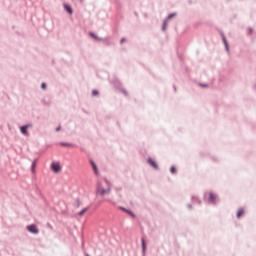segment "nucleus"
Listing matches in <instances>:
<instances>
[{
	"mask_svg": "<svg viewBox=\"0 0 256 256\" xmlns=\"http://www.w3.org/2000/svg\"><path fill=\"white\" fill-rule=\"evenodd\" d=\"M30 127H33L32 124H26L24 126L20 127V132L22 133V135H29V131H27V129H29Z\"/></svg>",
	"mask_w": 256,
	"mask_h": 256,
	"instance_id": "39448f33",
	"label": "nucleus"
},
{
	"mask_svg": "<svg viewBox=\"0 0 256 256\" xmlns=\"http://www.w3.org/2000/svg\"><path fill=\"white\" fill-rule=\"evenodd\" d=\"M106 45H111V41H109V38H103Z\"/></svg>",
	"mask_w": 256,
	"mask_h": 256,
	"instance_id": "5701e85b",
	"label": "nucleus"
},
{
	"mask_svg": "<svg viewBox=\"0 0 256 256\" xmlns=\"http://www.w3.org/2000/svg\"><path fill=\"white\" fill-rule=\"evenodd\" d=\"M37 161H39L37 158L32 161V165H31L32 173H35V167H37Z\"/></svg>",
	"mask_w": 256,
	"mask_h": 256,
	"instance_id": "ddd939ff",
	"label": "nucleus"
},
{
	"mask_svg": "<svg viewBox=\"0 0 256 256\" xmlns=\"http://www.w3.org/2000/svg\"><path fill=\"white\" fill-rule=\"evenodd\" d=\"M141 247H142V253L145 256V254L147 253V242H145L144 237L141 238Z\"/></svg>",
	"mask_w": 256,
	"mask_h": 256,
	"instance_id": "6e6552de",
	"label": "nucleus"
},
{
	"mask_svg": "<svg viewBox=\"0 0 256 256\" xmlns=\"http://www.w3.org/2000/svg\"><path fill=\"white\" fill-rule=\"evenodd\" d=\"M204 201L210 203V205H217V194L213 191H207L204 193Z\"/></svg>",
	"mask_w": 256,
	"mask_h": 256,
	"instance_id": "f257e3e1",
	"label": "nucleus"
},
{
	"mask_svg": "<svg viewBox=\"0 0 256 256\" xmlns=\"http://www.w3.org/2000/svg\"><path fill=\"white\" fill-rule=\"evenodd\" d=\"M121 93H123V95H125V97H129V93L127 92V90L121 89Z\"/></svg>",
	"mask_w": 256,
	"mask_h": 256,
	"instance_id": "4be33fe9",
	"label": "nucleus"
},
{
	"mask_svg": "<svg viewBox=\"0 0 256 256\" xmlns=\"http://www.w3.org/2000/svg\"><path fill=\"white\" fill-rule=\"evenodd\" d=\"M220 35L226 51L229 52V42H227V37H225V34L223 32H220Z\"/></svg>",
	"mask_w": 256,
	"mask_h": 256,
	"instance_id": "0eeeda50",
	"label": "nucleus"
},
{
	"mask_svg": "<svg viewBox=\"0 0 256 256\" xmlns=\"http://www.w3.org/2000/svg\"><path fill=\"white\" fill-rule=\"evenodd\" d=\"M248 34H249V35H253V28H249V29H248Z\"/></svg>",
	"mask_w": 256,
	"mask_h": 256,
	"instance_id": "a878e982",
	"label": "nucleus"
},
{
	"mask_svg": "<svg viewBox=\"0 0 256 256\" xmlns=\"http://www.w3.org/2000/svg\"><path fill=\"white\" fill-rule=\"evenodd\" d=\"M119 209H121V211H124V213H127V215H130V217L135 218V213H133V211H131L125 207H119Z\"/></svg>",
	"mask_w": 256,
	"mask_h": 256,
	"instance_id": "9d476101",
	"label": "nucleus"
},
{
	"mask_svg": "<svg viewBox=\"0 0 256 256\" xmlns=\"http://www.w3.org/2000/svg\"><path fill=\"white\" fill-rule=\"evenodd\" d=\"M63 7L66 13H68L69 15H73V8H71L69 4H64Z\"/></svg>",
	"mask_w": 256,
	"mask_h": 256,
	"instance_id": "9b49d317",
	"label": "nucleus"
},
{
	"mask_svg": "<svg viewBox=\"0 0 256 256\" xmlns=\"http://www.w3.org/2000/svg\"><path fill=\"white\" fill-rule=\"evenodd\" d=\"M170 173H172L173 175H175V173H177V168H175V166H172L170 168Z\"/></svg>",
	"mask_w": 256,
	"mask_h": 256,
	"instance_id": "412c9836",
	"label": "nucleus"
},
{
	"mask_svg": "<svg viewBox=\"0 0 256 256\" xmlns=\"http://www.w3.org/2000/svg\"><path fill=\"white\" fill-rule=\"evenodd\" d=\"M177 16V13H171V14H169L166 18H165V20L166 21H169L170 19H173V17H176Z\"/></svg>",
	"mask_w": 256,
	"mask_h": 256,
	"instance_id": "a211bd4d",
	"label": "nucleus"
},
{
	"mask_svg": "<svg viewBox=\"0 0 256 256\" xmlns=\"http://www.w3.org/2000/svg\"><path fill=\"white\" fill-rule=\"evenodd\" d=\"M81 1V3H83V0H80Z\"/></svg>",
	"mask_w": 256,
	"mask_h": 256,
	"instance_id": "473e14b6",
	"label": "nucleus"
},
{
	"mask_svg": "<svg viewBox=\"0 0 256 256\" xmlns=\"http://www.w3.org/2000/svg\"><path fill=\"white\" fill-rule=\"evenodd\" d=\"M86 256H89V254H87Z\"/></svg>",
	"mask_w": 256,
	"mask_h": 256,
	"instance_id": "72a5a7b5",
	"label": "nucleus"
},
{
	"mask_svg": "<svg viewBox=\"0 0 256 256\" xmlns=\"http://www.w3.org/2000/svg\"><path fill=\"white\" fill-rule=\"evenodd\" d=\"M200 87H209L208 84H200Z\"/></svg>",
	"mask_w": 256,
	"mask_h": 256,
	"instance_id": "cd10ccee",
	"label": "nucleus"
},
{
	"mask_svg": "<svg viewBox=\"0 0 256 256\" xmlns=\"http://www.w3.org/2000/svg\"><path fill=\"white\" fill-rule=\"evenodd\" d=\"M27 231L33 235H39V228H37V225L35 224L28 225Z\"/></svg>",
	"mask_w": 256,
	"mask_h": 256,
	"instance_id": "7ed1b4c3",
	"label": "nucleus"
},
{
	"mask_svg": "<svg viewBox=\"0 0 256 256\" xmlns=\"http://www.w3.org/2000/svg\"><path fill=\"white\" fill-rule=\"evenodd\" d=\"M174 91H177V88L174 86Z\"/></svg>",
	"mask_w": 256,
	"mask_h": 256,
	"instance_id": "2f4dec72",
	"label": "nucleus"
},
{
	"mask_svg": "<svg viewBox=\"0 0 256 256\" xmlns=\"http://www.w3.org/2000/svg\"><path fill=\"white\" fill-rule=\"evenodd\" d=\"M87 211H89V208L82 209L80 212H78L79 217H82V215H85V213H87Z\"/></svg>",
	"mask_w": 256,
	"mask_h": 256,
	"instance_id": "f3484780",
	"label": "nucleus"
},
{
	"mask_svg": "<svg viewBox=\"0 0 256 256\" xmlns=\"http://www.w3.org/2000/svg\"><path fill=\"white\" fill-rule=\"evenodd\" d=\"M74 206L75 207H81V200H79V198H77L76 200H75V203H74Z\"/></svg>",
	"mask_w": 256,
	"mask_h": 256,
	"instance_id": "aec40b11",
	"label": "nucleus"
},
{
	"mask_svg": "<svg viewBox=\"0 0 256 256\" xmlns=\"http://www.w3.org/2000/svg\"><path fill=\"white\" fill-rule=\"evenodd\" d=\"M61 147H75V144L73 143H67V142H60Z\"/></svg>",
	"mask_w": 256,
	"mask_h": 256,
	"instance_id": "4468645a",
	"label": "nucleus"
},
{
	"mask_svg": "<svg viewBox=\"0 0 256 256\" xmlns=\"http://www.w3.org/2000/svg\"><path fill=\"white\" fill-rule=\"evenodd\" d=\"M147 163L150 167H153V169H155L156 171L157 169H159V165H157V162H155V160H153L151 157L147 159Z\"/></svg>",
	"mask_w": 256,
	"mask_h": 256,
	"instance_id": "423d86ee",
	"label": "nucleus"
},
{
	"mask_svg": "<svg viewBox=\"0 0 256 256\" xmlns=\"http://www.w3.org/2000/svg\"><path fill=\"white\" fill-rule=\"evenodd\" d=\"M125 41H127V39H125V38H121V40H120V44H121V45H123V44L125 43Z\"/></svg>",
	"mask_w": 256,
	"mask_h": 256,
	"instance_id": "bb28decb",
	"label": "nucleus"
},
{
	"mask_svg": "<svg viewBox=\"0 0 256 256\" xmlns=\"http://www.w3.org/2000/svg\"><path fill=\"white\" fill-rule=\"evenodd\" d=\"M97 95H99V91H97V90H92V96H93V97H97Z\"/></svg>",
	"mask_w": 256,
	"mask_h": 256,
	"instance_id": "b1692460",
	"label": "nucleus"
},
{
	"mask_svg": "<svg viewBox=\"0 0 256 256\" xmlns=\"http://www.w3.org/2000/svg\"><path fill=\"white\" fill-rule=\"evenodd\" d=\"M56 131H61V126H58V127L56 128Z\"/></svg>",
	"mask_w": 256,
	"mask_h": 256,
	"instance_id": "c756f323",
	"label": "nucleus"
},
{
	"mask_svg": "<svg viewBox=\"0 0 256 256\" xmlns=\"http://www.w3.org/2000/svg\"><path fill=\"white\" fill-rule=\"evenodd\" d=\"M187 207H188V209H193V205H191V204H188Z\"/></svg>",
	"mask_w": 256,
	"mask_h": 256,
	"instance_id": "c85d7f7f",
	"label": "nucleus"
},
{
	"mask_svg": "<svg viewBox=\"0 0 256 256\" xmlns=\"http://www.w3.org/2000/svg\"><path fill=\"white\" fill-rule=\"evenodd\" d=\"M91 167L95 175H99V169L97 168V164L93 160H90Z\"/></svg>",
	"mask_w": 256,
	"mask_h": 256,
	"instance_id": "1a4fd4ad",
	"label": "nucleus"
},
{
	"mask_svg": "<svg viewBox=\"0 0 256 256\" xmlns=\"http://www.w3.org/2000/svg\"><path fill=\"white\" fill-rule=\"evenodd\" d=\"M169 21H167V20H164L163 21V24H162V31H167V23H168Z\"/></svg>",
	"mask_w": 256,
	"mask_h": 256,
	"instance_id": "6ab92c4d",
	"label": "nucleus"
},
{
	"mask_svg": "<svg viewBox=\"0 0 256 256\" xmlns=\"http://www.w3.org/2000/svg\"><path fill=\"white\" fill-rule=\"evenodd\" d=\"M48 227H50V229H53V226L51 224H48Z\"/></svg>",
	"mask_w": 256,
	"mask_h": 256,
	"instance_id": "7c9ffc66",
	"label": "nucleus"
},
{
	"mask_svg": "<svg viewBox=\"0 0 256 256\" xmlns=\"http://www.w3.org/2000/svg\"><path fill=\"white\" fill-rule=\"evenodd\" d=\"M192 203H198V205H201V200H199V197L192 196Z\"/></svg>",
	"mask_w": 256,
	"mask_h": 256,
	"instance_id": "dca6fc26",
	"label": "nucleus"
},
{
	"mask_svg": "<svg viewBox=\"0 0 256 256\" xmlns=\"http://www.w3.org/2000/svg\"><path fill=\"white\" fill-rule=\"evenodd\" d=\"M41 89H47V84L45 82L41 84Z\"/></svg>",
	"mask_w": 256,
	"mask_h": 256,
	"instance_id": "393cba45",
	"label": "nucleus"
},
{
	"mask_svg": "<svg viewBox=\"0 0 256 256\" xmlns=\"http://www.w3.org/2000/svg\"><path fill=\"white\" fill-rule=\"evenodd\" d=\"M244 213H245V210L243 208H240L237 211L236 217L239 219V218H241V215H243Z\"/></svg>",
	"mask_w": 256,
	"mask_h": 256,
	"instance_id": "2eb2a0df",
	"label": "nucleus"
},
{
	"mask_svg": "<svg viewBox=\"0 0 256 256\" xmlns=\"http://www.w3.org/2000/svg\"><path fill=\"white\" fill-rule=\"evenodd\" d=\"M111 193V187L103 188L101 182H98L96 187V197L100 195V197H105V195H109Z\"/></svg>",
	"mask_w": 256,
	"mask_h": 256,
	"instance_id": "f03ea898",
	"label": "nucleus"
},
{
	"mask_svg": "<svg viewBox=\"0 0 256 256\" xmlns=\"http://www.w3.org/2000/svg\"><path fill=\"white\" fill-rule=\"evenodd\" d=\"M51 169L54 173H59L61 171V164H59V162H53L51 164Z\"/></svg>",
	"mask_w": 256,
	"mask_h": 256,
	"instance_id": "20e7f679",
	"label": "nucleus"
},
{
	"mask_svg": "<svg viewBox=\"0 0 256 256\" xmlns=\"http://www.w3.org/2000/svg\"><path fill=\"white\" fill-rule=\"evenodd\" d=\"M89 36H90L92 39H94L95 41H104L103 38L97 36V35H96L95 33H93V32H89Z\"/></svg>",
	"mask_w": 256,
	"mask_h": 256,
	"instance_id": "f8f14e48",
	"label": "nucleus"
}]
</instances>
